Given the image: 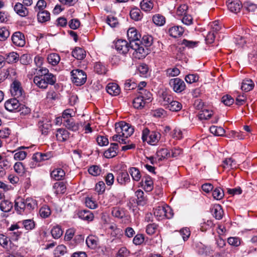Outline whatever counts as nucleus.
<instances>
[{
  "label": "nucleus",
  "mask_w": 257,
  "mask_h": 257,
  "mask_svg": "<svg viewBox=\"0 0 257 257\" xmlns=\"http://www.w3.org/2000/svg\"><path fill=\"white\" fill-rule=\"evenodd\" d=\"M37 206L36 200L32 198H27L26 199L18 197L15 201V208L16 212L19 214L26 213L34 209Z\"/></svg>",
  "instance_id": "nucleus-1"
},
{
  "label": "nucleus",
  "mask_w": 257,
  "mask_h": 257,
  "mask_svg": "<svg viewBox=\"0 0 257 257\" xmlns=\"http://www.w3.org/2000/svg\"><path fill=\"white\" fill-rule=\"evenodd\" d=\"M34 83L40 88L46 89L48 85H54L56 82V77L52 73L44 76H35Z\"/></svg>",
  "instance_id": "nucleus-2"
},
{
  "label": "nucleus",
  "mask_w": 257,
  "mask_h": 257,
  "mask_svg": "<svg viewBox=\"0 0 257 257\" xmlns=\"http://www.w3.org/2000/svg\"><path fill=\"white\" fill-rule=\"evenodd\" d=\"M161 136L159 132L150 131L145 128L142 132V139L143 142L146 141L150 145H155L159 141Z\"/></svg>",
  "instance_id": "nucleus-3"
},
{
  "label": "nucleus",
  "mask_w": 257,
  "mask_h": 257,
  "mask_svg": "<svg viewBox=\"0 0 257 257\" xmlns=\"http://www.w3.org/2000/svg\"><path fill=\"white\" fill-rule=\"evenodd\" d=\"M72 82L77 86L84 84L87 79L86 74L82 70L74 69L71 72Z\"/></svg>",
  "instance_id": "nucleus-4"
},
{
  "label": "nucleus",
  "mask_w": 257,
  "mask_h": 257,
  "mask_svg": "<svg viewBox=\"0 0 257 257\" xmlns=\"http://www.w3.org/2000/svg\"><path fill=\"white\" fill-rule=\"evenodd\" d=\"M169 85L173 91L176 93L182 92L186 87L185 82L179 78L171 79L169 81Z\"/></svg>",
  "instance_id": "nucleus-5"
},
{
  "label": "nucleus",
  "mask_w": 257,
  "mask_h": 257,
  "mask_svg": "<svg viewBox=\"0 0 257 257\" xmlns=\"http://www.w3.org/2000/svg\"><path fill=\"white\" fill-rule=\"evenodd\" d=\"M5 108L9 111L17 110L19 111L23 107L17 98L10 99L5 103Z\"/></svg>",
  "instance_id": "nucleus-6"
},
{
  "label": "nucleus",
  "mask_w": 257,
  "mask_h": 257,
  "mask_svg": "<svg viewBox=\"0 0 257 257\" xmlns=\"http://www.w3.org/2000/svg\"><path fill=\"white\" fill-rule=\"evenodd\" d=\"M11 93L13 96L16 98L23 96V91L20 82L15 80L13 82L11 85Z\"/></svg>",
  "instance_id": "nucleus-7"
},
{
  "label": "nucleus",
  "mask_w": 257,
  "mask_h": 257,
  "mask_svg": "<svg viewBox=\"0 0 257 257\" xmlns=\"http://www.w3.org/2000/svg\"><path fill=\"white\" fill-rule=\"evenodd\" d=\"M127 36L130 41V46L132 45V43L141 42L140 40L141 35L138 33L137 30L134 28H130L128 30Z\"/></svg>",
  "instance_id": "nucleus-8"
},
{
  "label": "nucleus",
  "mask_w": 257,
  "mask_h": 257,
  "mask_svg": "<svg viewBox=\"0 0 257 257\" xmlns=\"http://www.w3.org/2000/svg\"><path fill=\"white\" fill-rule=\"evenodd\" d=\"M226 5L228 10L234 13H237L242 8V5L239 0H227Z\"/></svg>",
  "instance_id": "nucleus-9"
},
{
  "label": "nucleus",
  "mask_w": 257,
  "mask_h": 257,
  "mask_svg": "<svg viewBox=\"0 0 257 257\" xmlns=\"http://www.w3.org/2000/svg\"><path fill=\"white\" fill-rule=\"evenodd\" d=\"M115 48L120 53L125 54L131 48L130 44H128L125 40H118L115 43Z\"/></svg>",
  "instance_id": "nucleus-10"
},
{
  "label": "nucleus",
  "mask_w": 257,
  "mask_h": 257,
  "mask_svg": "<svg viewBox=\"0 0 257 257\" xmlns=\"http://www.w3.org/2000/svg\"><path fill=\"white\" fill-rule=\"evenodd\" d=\"M13 43L18 46L23 47L25 44L24 35L20 32H15L12 37Z\"/></svg>",
  "instance_id": "nucleus-11"
},
{
  "label": "nucleus",
  "mask_w": 257,
  "mask_h": 257,
  "mask_svg": "<svg viewBox=\"0 0 257 257\" xmlns=\"http://www.w3.org/2000/svg\"><path fill=\"white\" fill-rule=\"evenodd\" d=\"M117 182L121 185H124L130 181V178L128 172L126 171H121L118 173L116 177Z\"/></svg>",
  "instance_id": "nucleus-12"
},
{
  "label": "nucleus",
  "mask_w": 257,
  "mask_h": 257,
  "mask_svg": "<svg viewBox=\"0 0 257 257\" xmlns=\"http://www.w3.org/2000/svg\"><path fill=\"white\" fill-rule=\"evenodd\" d=\"M14 9L15 12L21 17H24L28 15V10L20 3H16Z\"/></svg>",
  "instance_id": "nucleus-13"
},
{
  "label": "nucleus",
  "mask_w": 257,
  "mask_h": 257,
  "mask_svg": "<svg viewBox=\"0 0 257 257\" xmlns=\"http://www.w3.org/2000/svg\"><path fill=\"white\" fill-rule=\"evenodd\" d=\"M110 145L111 147L104 153V156L107 158H113L117 155L118 144L116 143H111Z\"/></svg>",
  "instance_id": "nucleus-14"
},
{
  "label": "nucleus",
  "mask_w": 257,
  "mask_h": 257,
  "mask_svg": "<svg viewBox=\"0 0 257 257\" xmlns=\"http://www.w3.org/2000/svg\"><path fill=\"white\" fill-rule=\"evenodd\" d=\"M224 169H233L236 167V161L232 158L225 159L221 166Z\"/></svg>",
  "instance_id": "nucleus-15"
},
{
  "label": "nucleus",
  "mask_w": 257,
  "mask_h": 257,
  "mask_svg": "<svg viewBox=\"0 0 257 257\" xmlns=\"http://www.w3.org/2000/svg\"><path fill=\"white\" fill-rule=\"evenodd\" d=\"M211 213L216 219H221L223 216V211L219 204H215L211 208Z\"/></svg>",
  "instance_id": "nucleus-16"
},
{
  "label": "nucleus",
  "mask_w": 257,
  "mask_h": 257,
  "mask_svg": "<svg viewBox=\"0 0 257 257\" xmlns=\"http://www.w3.org/2000/svg\"><path fill=\"white\" fill-rule=\"evenodd\" d=\"M121 127H122V134H120L122 137L127 138L131 136L134 133V128L129 125L128 123H126L123 121H121Z\"/></svg>",
  "instance_id": "nucleus-17"
},
{
  "label": "nucleus",
  "mask_w": 257,
  "mask_h": 257,
  "mask_svg": "<svg viewBox=\"0 0 257 257\" xmlns=\"http://www.w3.org/2000/svg\"><path fill=\"white\" fill-rule=\"evenodd\" d=\"M141 42L137 43H132V45H130V48L137 53L140 54V56H138V57L140 59L142 57H144L147 53L145 52V49L142 46L140 45Z\"/></svg>",
  "instance_id": "nucleus-18"
},
{
  "label": "nucleus",
  "mask_w": 257,
  "mask_h": 257,
  "mask_svg": "<svg viewBox=\"0 0 257 257\" xmlns=\"http://www.w3.org/2000/svg\"><path fill=\"white\" fill-rule=\"evenodd\" d=\"M52 157L50 152L46 153H36L34 154L32 157V159L35 160L36 161H43L48 160Z\"/></svg>",
  "instance_id": "nucleus-19"
},
{
  "label": "nucleus",
  "mask_w": 257,
  "mask_h": 257,
  "mask_svg": "<svg viewBox=\"0 0 257 257\" xmlns=\"http://www.w3.org/2000/svg\"><path fill=\"white\" fill-rule=\"evenodd\" d=\"M184 28L181 26H174L170 28L169 30L170 35L174 38H177L181 36L184 32Z\"/></svg>",
  "instance_id": "nucleus-20"
},
{
  "label": "nucleus",
  "mask_w": 257,
  "mask_h": 257,
  "mask_svg": "<svg viewBox=\"0 0 257 257\" xmlns=\"http://www.w3.org/2000/svg\"><path fill=\"white\" fill-rule=\"evenodd\" d=\"M65 175V173L64 171L61 168H57L51 173V178L57 181L62 180Z\"/></svg>",
  "instance_id": "nucleus-21"
},
{
  "label": "nucleus",
  "mask_w": 257,
  "mask_h": 257,
  "mask_svg": "<svg viewBox=\"0 0 257 257\" xmlns=\"http://www.w3.org/2000/svg\"><path fill=\"white\" fill-rule=\"evenodd\" d=\"M106 91L109 94L116 96L119 94L120 90L117 84L112 83L108 84Z\"/></svg>",
  "instance_id": "nucleus-22"
},
{
  "label": "nucleus",
  "mask_w": 257,
  "mask_h": 257,
  "mask_svg": "<svg viewBox=\"0 0 257 257\" xmlns=\"http://www.w3.org/2000/svg\"><path fill=\"white\" fill-rule=\"evenodd\" d=\"M37 19L38 22L40 23H45L50 20V14L47 11H38L37 14Z\"/></svg>",
  "instance_id": "nucleus-23"
},
{
  "label": "nucleus",
  "mask_w": 257,
  "mask_h": 257,
  "mask_svg": "<svg viewBox=\"0 0 257 257\" xmlns=\"http://www.w3.org/2000/svg\"><path fill=\"white\" fill-rule=\"evenodd\" d=\"M63 123L68 130L72 131H77L79 128L78 124L75 123L73 118L64 119Z\"/></svg>",
  "instance_id": "nucleus-24"
},
{
  "label": "nucleus",
  "mask_w": 257,
  "mask_h": 257,
  "mask_svg": "<svg viewBox=\"0 0 257 257\" xmlns=\"http://www.w3.org/2000/svg\"><path fill=\"white\" fill-rule=\"evenodd\" d=\"M165 208L166 207L161 206H158L154 209V214L158 218V220L162 219L165 217V215H166Z\"/></svg>",
  "instance_id": "nucleus-25"
},
{
  "label": "nucleus",
  "mask_w": 257,
  "mask_h": 257,
  "mask_svg": "<svg viewBox=\"0 0 257 257\" xmlns=\"http://www.w3.org/2000/svg\"><path fill=\"white\" fill-rule=\"evenodd\" d=\"M78 215L80 218L88 221L92 220L94 217L93 213L89 210H81L79 211Z\"/></svg>",
  "instance_id": "nucleus-26"
},
{
  "label": "nucleus",
  "mask_w": 257,
  "mask_h": 257,
  "mask_svg": "<svg viewBox=\"0 0 257 257\" xmlns=\"http://www.w3.org/2000/svg\"><path fill=\"white\" fill-rule=\"evenodd\" d=\"M72 55L74 58L78 60H82L86 56L85 51L80 47L75 48L72 52Z\"/></svg>",
  "instance_id": "nucleus-27"
},
{
  "label": "nucleus",
  "mask_w": 257,
  "mask_h": 257,
  "mask_svg": "<svg viewBox=\"0 0 257 257\" xmlns=\"http://www.w3.org/2000/svg\"><path fill=\"white\" fill-rule=\"evenodd\" d=\"M5 57L6 62L8 63H15L19 60V55L15 52L6 54Z\"/></svg>",
  "instance_id": "nucleus-28"
},
{
  "label": "nucleus",
  "mask_w": 257,
  "mask_h": 257,
  "mask_svg": "<svg viewBox=\"0 0 257 257\" xmlns=\"http://www.w3.org/2000/svg\"><path fill=\"white\" fill-rule=\"evenodd\" d=\"M128 172L134 181H139L140 180L141 175L138 168L136 167H131L129 168Z\"/></svg>",
  "instance_id": "nucleus-29"
},
{
  "label": "nucleus",
  "mask_w": 257,
  "mask_h": 257,
  "mask_svg": "<svg viewBox=\"0 0 257 257\" xmlns=\"http://www.w3.org/2000/svg\"><path fill=\"white\" fill-rule=\"evenodd\" d=\"M130 15L131 18L136 21L141 20L143 17L141 11L138 8L133 9Z\"/></svg>",
  "instance_id": "nucleus-30"
},
{
  "label": "nucleus",
  "mask_w": 257,
  "mask_h": 257,
  "mask_svg": "<svg viewBox=\"0 0 257 257\" xmlns=\"http://www.w3.org/2000/svg\"><path fill=\"white\" fill-rule=\"evenodd\" d=\"M39 127L42 132V134L44 135H47L48 131L51 127V124L49 121H47L46 122L43 121H39Z\"/></svg>",
  "instance_id": "nucleus-31"
},
{
  "label": "nucleus",
  "mask_w": 257,
  "mask_h": 257,
  "mask_svg": "<svg viewBox=\"0 0 257 257\" xmlns=\"http://www.w3.org/2000/svg\"><path fill=\"white\" fill-rule=\"evenodd\" d=\"M254 84L251 79H246L243 81L241 86V89L245 91H249L253 88Z\"/></svg>",
  "instance_id": "nucleus-32"
},
{
  "label": "nucleus",
  "mask_w": 257,
  "mask_h": 257,
  "mask_svg": "<svg viewBox=\"0 0 257 257\" xmlns=\"http://www.w3.org/2000/svg\"><path fill=\"white\" fill-rule=\"evenodd\" d=\"M145 103L146 102L141 96L136 97L133 102L134 107L137 109H142L143 108Z\"/></svg>",
  "instance_id": "nucleus-33"
},
{
  "label": "nucleus",
  "mask_w": 257,
  "mask_h": 257,
  "mask_svg": "<svg viewBox=\"0 0 257 257\" xmlns=\"http://www.w3.org/2000/svg\"><path fill=\"white\" fill-rule=\"evenodd\" d=\"M47 60L49 64L55 66L59 62L60 58L58 54L56 53H52L48 56Z\"/></svg>",
  "instance_id": "nucleus-34"
},
{
  "label": "nucleus",
  "mask_w": 257,
  "mask_h": 257,
  "mask_svg": "<svg viewBox=\"0 0 257 257\" xmlns=\"http://www.w3.org/2000/svg\"><path fill=\"white\" fill-rule=\"evenodd\" d=\"M140 7L142 10L148 12L153 8V4L150 0H143L140 3Z\"/></svg>",
  "instance_id": "nucleus-35"
},
{
  "label": "nucleus",
  "mask_w": 257,
  "mask_h": 257,
  "mask_svg": "<svg viewBox=\"0 0 257 257\" xmlns=\"http://www.w3.org/2000/svg\"><path fill=\"white\" fill-rule=\"evenodd\" d=\"M137 197V204L138 205L144 206L146 203V201L144 197V193L141 190H137L136 193Z\"/></svg>",
  "instance_id": "nucleus-36"
},
{
  "label": "nucleus",
  "mask_w": 257,
  "mask_h": 257,
  "mask_svg": "<svg viewBox=\"0 0 257 257\" xmlns=\"http://www.w3.org/2000/svg\"><path fill=\"white\" fill-rule=\"evenodd\" d=\"M154 23L158 26H163L166 22L165 18L161 15L156 14L153 17Z\"/></svg>",
  "instance_id": "nucleus-37"
},
{
  "label": "nucleus",
  "mask_w": 257,
  "mask_h": 257,
  "mask_svg": "<svg viewBox=\"0 0 257 257\" xmlns=\"http://www.w3.org/2000/svg\"><path fill=\"white\" fill-rule=\"evenodd\" d=\"M12 207V203L7 200L2 201L0 204L1 210L3 212H8L11 211Z\"/></svg>",
  "instance_id": "nucleus-38"
},
{
  "label": "nucleus",
  "mask_w": 257,
  "mask_h": 257,
  "mask_svg": "<svg viewBox=\"0 0 257 257\" xmlns=\"http://www.w3.org/2000/svg\"><path fill=\"white\" fill-rule=\"evenodd\" d=\"M113 216L118 218H122L125 216L124 210L120 208H113L111 211Z\"/></svg>",
  "instance_id": "nucleus-39"
},
{
  "label": "nucleus",
  "mask_w": 257,
  "mask_h": 257,
  "mask_svg": "<svg viewBox=\"0 0 257 257\" xmlns=\"http://www.w3.org/2000/svg\"><path fill=\"white\" fill-rule=\"evenodd\" d=\"M182 105L181 103L177 101L173 100L169 106H167V109L172 111H178L182 109Z\"/></svg>",
  "instance_id": "nucleus-40"
},
{
  "label": "nucleus",
  "mask_w": 257,
  "mask_h": 257,
  "mask_svg": "<svg viewBox=\"0 0 257 257\" xmlns=\"http://www.w3.org/2000/svg\"><path fill=\"white\" fill-rule=\"evenodd\" d=\"M210 132L216 136H222L225 133L224 130L220 126H212L210 127Z\"/></svg>",
  "instance_id": "nucleus-41"
},
{
  "label": "nucleus",
  "mask_w": 257,
  "mask_h": 257,
  "mask_svg": "<svg viewBox=\"0 0 257 257\" xmlns=\"http://www.w3.org/2000/svg\"><path fill=\"white\" fill-rule=\"evenodd\" d=\"M212 115V112L207 109H202L198 114L199 119H208Z\"/></svg>",
  "instance_id": "nucleus-42"
},
{
  "label": "nucleus",
  "mask_w": 257,
  "mask_h": 257,
  "mask_svg": "<svg viewBox=\"0 0 257 257\" xmlns=\"http://www.w3.org/2000/svg\"><path fill=\"white\" fill-rule=\"evenodd\" d=\"M177 235L181 236L184 241L187 240L190 235V231L187 228H184L181 229L179 232L175 231Z\"/></svg>",
  "instance_id": "nucleus-43"
},
{
  "label": "nucleus",
  "mask_w": 257,
  "mask_h": 257,
  "mask_svg": "<svg viewBox=\"0 0 257 257\" xmlns=\"http://www.w3.org/2000/svg\"><path fill=\"white\" fill-rule=\"evenodd\" d=\"M51 234L54 238L58 239L62 236L63 231L61 227L57 225L54 226L51 229Z\"/></svg>",
  "instance_id": "nucleus-44"
},
{
  "label": "nucleus",
  "mask_w": 257,
  "mask_h": 257,
  "mask_svg": "<svg viewBox=\"0 0 257 257\" xmlns=\"http://www.w3.org/2000/svg\"><path fill=\"white\" fill-rule=\"evenodd\" d=\"M53 188L56 190V194L64 193L66 190V187L63 182H56L53 185Z\"/></svg>",
  "instance_id": "nucleus-45"
},
{
  "label": "nucleus",
  "mask_w": 257,
  "mask_h": 257,
  "mask_svg": "<svg viewBox=\"0 0 257 257\" xmlns=\"http://www.w3.org/2000/svg\"><path fill=\"white\" fill-rule=\"evenodd\" d=\"M153 39L151 36L144 35L141 41V43L146 47H150L153 44Z\"/></svg>",
  "instance_id": "nucleus-46"
},
{
  "label": "nucleus",
  "mask_w": 257,
  "mask_h": 257,
  "mask_svg": "<svg viewBox=\"0 0 257 257\" xmlns=\"http://www.w3.org/2000/svg\"><path fill=\"white\" fill-rule=\"evenodd\" d=\"M86 243L89 247L94 248L97 246V241L94 236H89L86 239Z\"/></svg>",
  "instance_id": "nucleus-47"
},
{
  "label": "nucleus",
  "mask_w": 257,
  "mask_h": 257,
  "mask_svg": "<svg viewBox=\"0 0 257 257\" xmlns=\"http://www.w3.org/2000/svg\"><path fill=\"white\" fill-rule=\"evenodd\" d=\"M15 171L18 174L22 175L26 171L25 167L22 162H18L15 163L14 166Z\"/></svg>",
  "instance_id": "nucleus-48"
},
{
  "label": "nucleus",
  "mask_w": 257,
  "mask_h": 257,
  "mask_svg": "<svg viewBox=\"0 0 257 257\" xmlns=\"http://www.w3.org/2000/svg\"><path fill=\"white\" fill-rule=\"evenodd\" d=\"M212 196L214 199L220 200L224 196V192L221 188H216L213 191Z\"/></svg>",
  "instance_id": "nucleus-49"
},
{
  "label": "nucleus",
  "mask_w": 257,
  "mask_h": 257,
  "mask_svg": "<svg viewBox=\"0 0 257 257\" xmlns=\"http://www.w3.org/2000/svg\"><path fill=\"white\" fill-rule=\"evenodd\" d=\"M23 224L25 228L27 230H32L35 226V222L32 219H26L23 220Z\"/></svg>",
  "instance_id": "nucleus-50"
},
{
  "label": "nucleus",
  "mask_w": 257,
  "mask_h": 257,
  "mask_svg": "<svg viewBox=\"0 0 257 257\" xmlns=\"http://www.w3.org/2000/svg\"><path fill=\"white\" fill-rule=\"evenodd\" d=\"M39 213L42 217L47 218L51 214L50 208L48 206H44L40 208Z\"/></svg>",
  "instance_id": "nucleus-51"
},
{
  "label": "nucleus",
  "mask_w": 257,
  "mask_h": 257,
  "mask_svg": "<svg viewBox=\"0 0 257 257\" xmlns=\"http://www.w3.org/2000/svg\"><path fill=\"white\" fill-rule=\"evenodd\" d=\"M180 73V71L179 69L176 67L168 68L166 70V75L169 77L177 76L179 75Z\"/></svg>",
  "instance_id": "nucleus-52"
},
{
  "label": "nucleus",
  "mask_w": 257,
  "mask_h": 257,
  "mask_svg": "<svg viewBox=\"0 0 257 257\" xmlns=\"http://www.w3.org/2000/svg\"><path fill=\"white\" fill-rule=\"evenodd\" d=\"M140 95L146 102H149L152 100V94L146 90H142L140 92Z\"/></svg>",
  "instance_id": "nucleus-53"
},
{
  "label": "nucleus",
  "mask_w": 257,
  "mask_h": 257,
  "mask_svg": "<svg viewBox=\"0 0 257 257\" xmlns=\"http://www.w3.org/2000/svg\"><path fill=\"white\" fill-rule=\"evenodd\" d=\"M158 156L161 157L159 159V161H162L163 159L170 157L171 156L170 153L167 149H162L157 153Z\"/></svg>",
  "instance_id": "nucleus-54"
},
{
  "label": "nucleus",
  "mask_w": 257,
  "mask_h": 257,
  "mask_svg": "<svg viewBox=\"0 0 257 257\" xmlns=\"http://www.w3.org/2000/svg\"><path fill=\"white\" fill-rule=\"evenodd\" d=\"M88 171L91 175L97 176L100 174L101 169L98 166L93 165L89 168Z\"/></svg>",
  "instance_id": "nucleus-55"
},
{
  "label": "nucleus",
  "mask_w": 257,
  "mask_h": 257,
  "mask_svg": "<svg viewBox=\"0 0 257 257\" xmlns=\"http://www.w3.org/2000/svg\"><path fill=\"white\" fill-rule=\"evenodd\" d=\"M10 36L9 30L5 27L0 28V41H5Z\"/></svg>",
  "instance_id": "nucleus-56"
},
{
  "label": "nucleus",
  "mask_w": 257,
  "mask_h": 257,
  "mask_svg": "<svg viewBox=\"0 0 257 257\" xmlns=\"http://www.w3.org/2000/svg\"><path fill=\"white\" fill-rule=\"evenodd\" d=\"M221 102L226 106H230L234 102V99L228 94L223 96L221 98Z\"/></svg>",
  "instance_id": "nucleus-57"
},
{
  "label": "nucleus",
  "mask_w": 257,
  "mask_h": 257,
  "mask_svg": "<svg viewBox=\"0 0 257 257\" xmlns=\"http://www.w3.org/2000/svg\"><path fill=\"white\" fill-rule=\"evenodd\" d=\"M46 7V3L44 0H39L35 7L36 12L44 11Z\"/></svg>",
  "instance_id": "nucleus-58"
},
{
  "label": "nucleus",
  "mask_w": 257,
  "mask_h": 257,
  "mask_svg": "<svg viewBox=\"0 0 257 257\" xmlns=\"http://www.w3.org/2000/svg\"><path fill=\"white\" fill-rule=\"evenodd\" d=\"M185 81L188 83L197 82L199 80V76L196 74H188L185 77Z\"/></svg>",
  "instance_id": "nucleus-59"
},
{
  "label": "nucleus",
  "mask_w": 257,
  "mask_h": 257,
  "mask_svg": "<svg viewBox=\"0 0 257 257\" xmlns=\"http://www.w3.org/2000/svg\"><path fill=\"white\" fill-rule=\"evenodd\" d=\"M20 63L23 65H27L32 61L31 57L27 54H25L22 55L20 58Z\"/></svg>",
  "instance_id": "nucleus-60"
},
{
  "label": "nucleus",
  "mask_w": 257,
  "mask_h": 257,
  "mask_svg": "<svg viewBox=\"0 0 257 257\" xmlns=\"http://www.w3.org/2000/svg\"><path fill=\"white\" fill-rule=\"evenodd\" d=\"M187 10L188 6L186 5H181L177 8L176 14L178 16L185 15Z\"/></svg>",
  "instance_id": "nucleus-61"
},
{
  "label": "nucleus",
  "mask_w": 257,
  "mask_h": 257,
  "mask_svg": "<svg viewBox=\"0 0 257 257\" xmlns=\"http://www.w3.org/2000/svg\"><path fill=\"white\" fill-rule=\"evenodd\" d=\"M227 241L229 244L234 246H238L240 244V239L237 237H230Z\"/></svg>",
  "instance_id": "nucleus-62"
},
{
  "label": "nucleus",
  "mask_w": 257,
  "mask_h": 257,
  "mask_svg": "<svg viewBox=\"0 0 257 257\" xmlns=\"http://www.w3.org/2000/svg\"><path fill=\"white\" fill-rule=\"evenodd\" d=\"M158 225L155 223L149 224L146 228V232L149 235H152L155 233Z\"/></svg>",
  "instance_id": "nucleus-63"
},
{
  "label": "nucleus",
  "mask_w": 257,
  "mask_h": 257,
  "mask_svg": "<svg viewBox=\"0 0 257 257\" xmlns=\"http://www.w3.org/2000/svg\"><path fill=\"white\" fill-rule=\"evenodd\" d=\"M80 22L77 19H72L69 23L70 28L73 30H76L79 27Z\"/></svg>",
  "instance_id": "nucleus-64"
}]
</instances>
